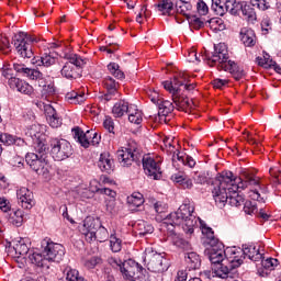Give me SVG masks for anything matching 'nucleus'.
Returning a JSON list of instances; mask_svg holds the SVG:
<instances>
[{"label":"nucleus","mask_w":281,"mask_h":281,"mask_svg":"<svg viewBox=\"0 0 281 281\" xmlns=\"http://www.w3.org/2000/svg\"><path fill=\"white\" fill-rule=\"evenodd\" d=\"M98 168H100L101 172H106L108 175H111L114 168L113 158H111V155L106 153L101 154L98 161Z\"/></svg>","instance_id":"b1692460"},{"label":"nucleus","mask_w":281,"mask_h":281,"mask_svg":"<svg viewBox=\"0 0 281 281\" xmlns=\"http://www.w3.org/2000/svg\"><path fill=\"white\" fill-rule=\"evenodd\" d=\"M12 210V205L10 204V200L7 198H0V212H3V214H8Z\"/></svg>","instance_id":"5fc2aeb1"},{"label":"nucleus","mask_w":281,"mask_h":281,"mask_svg":"<svg viewBox=\"0 0 281 281\" xmlns=\"http://www.w3.org/2000/svg\"><path fill=\"white\" fill-rule=\"evenodd\" d=\"M130 111L131 105H128V102H126L125 100L116 102L112 108V113L114 117H123V115H126V113L128 115Z\"/></svg>","instance_id":"cd10ccee"},{"label":"nucleus","mask_w":281,"mask_h":281,"mask_svg":"<svg viewBox=\"0 0 281 281\" xmlns=\"http://www.w3.org/2000/svg\"><path fill=\"white\" fill-rule=\"evenodd\" d=\"M117 159L124 168L133 166V161L142 159V147L137 142L131 140L127 147L117 151Z\"/></svg>","instance_id":"1a4fd4ad"},{"label":"nucleus","mask_w":281,"mask_h":281,"mask_svg":"<svg viewBox=\"0 0 281 281\" xmlns=\"http://www.w3.org/2000/svg\"><path fill=\"white\" fill-rule=\"evenodd\" d=\"M241 14L247 19V21H250L254 23L256 19H258V15H256V9H254V5L251 4H241L240 9Z\"/></svg>","instance_id":"58836bf2"},{"label":"nucleus","mask_w":281,"mask_h":281,"mask_svg":"<svg viewBox=\"0 0 281 281\" xmlns=\"http://www.w3.org/2000/svg\"><path fill=\"white\" fill-rule=\"evenodd\" d=\"M172 142L173 140L170 137L162 138V145L160 146V148H162V150L167 153V155L168 153H175V149L177 148L173 146Z\"/></svg>","instance_id":"8fccbe9b"},{"label":"nucleus","mask_w":281,"mask_h":281,"mask_svg":"<svg viewBox=\"0 0 281 281\" xmlns=\"http://www.w3.org/2000/svg\"><path fill=\"white\" fill-rule=\"evenodd\" d=\"M144 262L148 271L153 273H164L168 271L170 262L161 254L155 251L151 247L145 249Z\"/></svg>","instance_id":"0eeeda50"},{"label":"nucleus","mask_w":281,"mask_h":281,"mask_svg":"<svg viewBox=\"0 0 281 281\" xmlns=\"http://www.w3.org/2000/svg\"><path fill=\"white\" fill-rule=\"evenodd\" d=\"M244 212L245 214H258V204L252 201H246L244 203Z\"/></svg>","instance_id":"09e8293b"},{"label":"nucleus","mask_w":281,"mask_h":281,"mask_svg":"<svg viewBox=\"0 0 281 281\" xmlns=\"http://www.w3.org/2000/svg\"><path fill=\"white\" fill-rule=\"evenodd\" d=\"M134 229L138 236H148L149 234H153L155 232V228L153 225H150L148 222L144 220H139L134 224Z\"/></svg>","instance_id":"bb28decb"},{"label":"nucleus","mask_w":281,"mask_h":281,"mask_svg":"<svg viewBox=\"0 0 281 281\" xmlns=\"http://www.w3.org/2000/svg\"><path fill=\"white\" fill-rule=\"evenodd\" d=\"M127 203L131 210H137L144 205V195L142 193H133L131 196H127Z\"/></svg>","instance_id":"c9c22d12"},{"label":"nucleus","mask_w":281,"mask_h":281,"mask_svg":"<svg viewBox=\"0 0 281 281\" xmlns=\"http://www.w3.org/2000/svg\"><path fill=\"white\" fill-rule=\"evenodd\" d=\"M42 98L47 100V102H52V97L56 95V87L53 82H48L42 86Z\"/></svg>","instance_id":"e433bc0d"},{"label":"nucleus","mask_w":281,"mask_h":281,"mask_svg":"<svg viewBox=\"0 0 281 281\" xmlns=\"http://www.w3.org/2000/svg\"><path fill=\"white\" fill-rule=\"evenodd\" d=\"M25 261L31 262V265H35L36 267H47V259L45 256H43V252H32L31 250Z\"/></svg>","instance_id":"c85d7f7f"},{"label":"nucleus","mask_w":281,"mask_h":281,"mask_svg":"<svg viewBox=\"0 0 281 281\" xmlns=\"http://www.w3.org/2000/svg\"><path fill=\"white\" fill-rule=\"evenodd\" d=\"M104 88L106 89V93L101 95V100L105 102H111V100H117L120 98V83L113 79V77L108 76L103 80Z\"/></svg>","instance_id":"a211bd4d"},{"label":"nucleus","mask_w":281,"mask_h":281,"mask_svg":"<svg viewBox=\"0 0 281 281\" xmlns=\"http://www.w3.org/2000/svg\"><path fill=\"white\" fill-rule=\"evenodd\" d=\"M110 249L114 254L122 251V239H120L115 234L110 235Z\"/></svg>","instance_id":"a18cd8bd"},{"label":"nucleus","mask_w":281,"mask_h":281,"mask_svg":"<svg viewBox=\"0 0 281 281\" xmlns=\"http://www.w3.org/2000/svg\"><path fill=\"white\" fill-rule=\"evenodd\" d=\"M199 221H201V218L194 215V203L190 200H184L177 212L170 213L166 217L165 225L181 227L184 233L192 236L194 228L199 226Z\"/></svg>","instance_id":"20e7f679"},{"label":"nucleus","mask_w":281,"mask_h":281,"mask_svg":"<svg viewBox=\"0 0 281 281\" xmlns=\"http://www.w3.org/2000/svg\"><path fill=\"white\" fill-rule=\"evenodd\" d=\"M203 243L209 245V260L217 278H238V267L243 265V251L240 248H227L215 236L214 231L202 225Z\"/></svg>","instance_id":"f03ea898"},{"label":"nucleus","mask_w":281,"mask_h":281,"mask_svg":"<svg viewBox=\"0 0 281 281\" xmlns=\"http://www.w3.org/2000/svg\"><path fill=\"white\" fill-rule=\"evenodd\" d=\"M18 201L24 210L34 207V193L27 188L22 187L16 191Z\"/></svg>","instance_id":"6ab92c4d"},{"label":"nucleus","mask_w":281,"mask_h":281,"mask_svg":"<svg viewBox=\"0 0 281 281\" xmlns=\"http://www.w3.org/2000/svg\"><path fill=\"white\" fill-rule=\"evenodd\" d=\"M261 265L262 267H265V269H269L270 271H273V269L278 267L279 261L276 258H269V259L262 260Z\"/></svg>","instance_id":"864d4df0"},{"label":"nucleus","mask_w":281,"mask_h":281,"mask_svg":"<svg viewBox=\"0 0 281 281\" xmlns=\"http://www.w3.org/2000/svg\"><path fill=\"white\" fill-rule=\"evenodd\" d=\"M140 159L143 161L145 175L155 181H159V179H161V167H159V161H156L155 158L150 156H144Z\"/></svg>","instance_id":"f3484780"},{"label":"nucleus","mask_w":281,"mask_h":281,"mask_svg":"<svg viewBox=\"0 0 281 281\" xmlns=\"http://www.w3.org/2000/svg\"><path fill=\"white\" fill-rule=\"evenodd\" d=\"M50 155L55 161H65L74 155V148L71 144L64 138H52L49 140Z\"/></svg>","instance_id":"9d476101"},{"label":"nucleus","mask_w":281,"mask_h":281,"mask_svg":"<svg viewBox=\"0 0 281 281\" xmlns=\"http://www.w3.org/2000/svg\"><path fill=\"white\" fill-rule=\"evenodd\" d=\"M211 8L214 12H216L218 16H223V14H225L226 12L225 2L221 0H212Z\"/></svg>","instance_id":"49530a36"},{"label":"nucleus","mask_w":281,"mask_h":281,"mask_svg":"<svg viewBox=\"0 0 281 281\" xmlns=\"http://www.w3.org/2000/svg\"><path fill=\"white\" fill-rule=\"evenodd\" d=\"M157 8L159 10V12H161L162 14H168L170 15V13L172 12V10H175V3H172V0H161L158 4Z\"/></svg>","instance_id":"37998d69"},{"label":"nucleus","mask_w":281,"mask_h":281,"mask_svg":"<svg viewBox=\"0 0 281 281\" xmlns=\"http://www.w3.org/2000/svg\"><path fill=\"white\" fill-rule=\"evenodd\" d=\"M190 77L188 74L181 71L178 72L172 81H164V88L169 91L172 98V102L178 111H184L188 113L192 109V101L186 95V91H194L196 87L194 83H189Z\"/></svg>","instance_id":"7ed1b4c3"},{"label":"nucleus","mask_w":281,"mask_h":281,"mask_svg":"<svg viewBox=\"0 0 281 281\" xmlns=\"http://www.w3.org/2000/svg\"><path fill=\"white\" fill-rule=\"evenodd\" d=\"M147 95L150 102H153V104H156V106H158L159 116L166 117V115L175 111V104H172V102L168 100H164V98H161V94H159V92L155 90H148Z\"/></svg>","instance_id":"2eb2a0df"},{"label":"nucleus","mask_w":281,"mask_h":281,"mask_svg":"<svg viewBox=\"0 0 281 281\" xmlns=\"http://www.w3.org/2000/svg\"><path fill=\"white\" fill-rule=\"evenodd\" d=\"M241 251V262L245 260L244 256H247L252 262H260L263 256L260 252V247L256 245H244Z\"/></svg>","instance_id":"412c9836"},{"label":"nucleus","mask_w":281,"mask_h":281,"mask_svg":"<svg viewBox=\"0 0 281 281\" xmlns=\"http://www.w3.org/2000/svg\"><path fill=\"white\" fill-rule=\"evenodd\" d=\"M33 65L37 67H52V65H56V53L50 50L44 52L41 57L33 58Z\"/></svg>","instance_id":"4be33fe9"},{"label":"nucleus","mask_w":281,"mask_h":281,"mask_svg":"<svg viewBox=\"0 0 281 281\" xmlns=\"http://www.w3.org/2000/svg\"><path fill=\"white\" fill-rule=\"evenodd\" d=\"M18 91L20 93H24V95H31V93H32V91H34V89L32 88V86H30V83H27L23 80L22 83H20V88L18 89Z\"/></svg>","instance_id":"bf43d9fd"},{"label":"nucleus","mask_w":281,"mask_h":281,"mask_svg":"<svg viewBox=\"0 0 281 281\" xmlns=\"http://www.w3.org/2000/svg\"><path fill=\"white\" fill-rule=\"evenodd\" d=\"M103 126L109 133H113L115 128V123H113V119H111L110 116H106L103 122Z\"/></svg>","instance_id":"69168bd1"},{"label":"nucleus","mask_w":281,"mask_h":281,"mask_svg":"<svg viewBox=\"0 0 281 281\" xmlns=\"http://www.w3.org/2000/svg\"><path fill=\"white\" fill-rule=\"evenodd\" d=\"M74 137L83 148H89V146H98L100 144V136L98 132L93 130H88L86 133L80 130V127L72 128Z\"/></svg>","instance_id":"4468645a"},{"label":"nucleus","mask_w":281,"mask_h":281,"mask_svg":"<svg viewBox=\"0 0 281 281\" xmlns=\"http://www.w3.org/2000/svg\"><path fill=\"white\" fill-rule=\"evenodd\" d=\"M66 58L68 61L64 64L60 74L67 80H76V78L80 77V67L87 65V59L76 54L67 55Z\"/></svg>","instance_id":"6e6552de"},{"label":"nucleus","mask_w":281,"mask_h":281,"mask_svg":"<svg viewBox=\"0 0 281 281\" xmlns=\"http://www.w3.org/2000/svg\"><path fill=\"white\" fill-rule=\"evenodd\" d=\"M144 268L139 266L135 260L128 259L123 261L121 273L126 280L132 281H146V274H144Z\"/></svg>","instance_id":"f8f14e48"},{"label":"nucleus","mask_w":281,"mask_h":281,"mask_svg":"<svg viewBox=\"0 0 281 281\" xmlns=\"http://www.w3.org/2000/svg\"><path fill=\"white\" fill-rule=\"evenodd\" d=\"M43 256L47 262H60L65 258V246L44 239L42 241Z\"/></svg>","instance_id":"ddd939ff"},{"label":"nucleus","mask_w":281,"mask_h":281,"mask_svg":"<svg viewBox=\"0 0 281 281\" xmlns=\"http://www.w3.org/2000/svg\"><path fill=\"white\" fill-rule=\"evenodd\" d=\"M35 150L36 153H38V157H41V155L47 157V145H45V143H43L41 138L38 140H35Z\"/></svg>","instance_id":"603ef678"},{"label":"nucleus","mask_w":281,"mask_h":281,"mask_svg":"<svg viewBox=\"0 0 281 281\" xmlns=\"http://www.w3.org/2000/svg\"><path fill=\"white\" fill-rule=\"evenodd\" d=\"M105 210L110 214H116L117 213V206L115 204V198H111L110 200H105Z\"/></svg>","instance_id":"6e6d98bb"},{"label":"nucleus","mask_w":281,"mask_h":281,"mask_svg":"<svg viewBox=\"0 0 281 281\" xmlns=\"http://www.w3.org/2000/svg\"><path fill=\"white\" fill-rule=\"evenodd\" d=\"M241 43L246 47H254L256 45V33L251 29H243L240 32Z\"/></svg>","instance_id":"c756f323"},{"label":"nucleus","mask_w":281,"mask_h":281,"mask_svg":"<svg viewBox=\"0 0 281 281\" xmlns=\"http://www.w3.org/2000/svg\"><path fill=\"white\" fill-rule=\"evenodd\" d=\"M24 76L26 78H30V80H38V78H41L43 74H41V71L36 69L26 68V72H24Z\"/></svg>","instance_id":"4d7b16f0"},{"label":"nucleus","mask_w":281,"mask_h":281,"mask_svg":"<svg viewBox=\"0 0 281 281\" xmlns=\"http://www.w3.org/2000/svg\"><path fill=\"white\" fill-rule=\"evenodd\" d=\"M100 262H102V259H100V257H91L90 259L86 260L85 266L87 267V269H95V267H98Z\"/></svg>","instance_id":"680f3d73"},{"label":"nucleus","mask_w":281,"mask_h":281,"mask_svg":"<svg viewBox=\"0 0 281 281\" xmlns=\"http://www.w3.org/2000/svg\"><path fill=\"white\" fill-rule=\"evenodd\" d=\"M35 43H38V38L25 32H19L13 36V46L20 58H32Z\"/></svg>","instance_id":"423d86ee"},{"label":"nucleus","mask_w":281,"mask_h":281,"mask_svg":"<svg viewBox=\"0 0 281 281\" xmlns=\"http://www.w3.org/2000/svg\"><path fill=\"white\" fill-rule=\"evenodd\" d=\"M111 236H109V231L100 224L99 228H97V232H94L93 240H98L99 243H106Z\"/></svg>","instance_id":"79ce46f5"},{"label":"nucleus","mask_w":281,"mask_h":281,"mask_svg":"<svg viewBox=\"0 0 281 281\" xmlns=\"http://www.w3.org/2000/svg\"><path fill=\"white\" fill-rule=\"evenodd\" d=\"M13 251L15 254L13 256L15 260H27L32 250H30V247L25 244V239H20L13 245Z\"/></svg>","instance_id":"5701e85b"},{"label":"nucleus","mask_w":281,"mask_h":281,"mask_svg":"<svg viewBox=\"0 0 281 281\" xmlns=\"http://www.w3.org/2000/svg\"><path fill=\"white\" fill-rule=\"evenodd\" d=\"M249 198L252 201H258V203H265V196L260 194V191H258V189L250 190Z\"/></svg>","instance_id":"052dcab7"},{"label":"nucleus","mask_w":281,"mask_h":281,"mask_svg":"<svg viewBox=\"0 0 281 281\" xmlns=\"http://www.w3.org/2000/svg\"><path fill=\"white\" fill-rule=\"evenodd\" d=\"M63 273L66 278V281H85V279L80 277V273L78 272V270L69 266L64 267Z\"/></svg>","instance_id":"f704fd0d"},{"label":"nucleus","mask_w":281,"mask_h":281,"mask_svg":"<svg viewBox=\"0 0 281 281\" xmlns=\"http://www.w3.org/2000/svg\"><path fill=\"white\" fill-rule=\"evenodd\" d=\"M189 24L193 30H201L205 23L200 19L196 18L195 15H191L188 18Z\"/></svg>","instance_id":"3c124183"},{"label":"nucleus","mask_w":281,"mask_h":281,"mask_svg":"<svg viewBox=\"0 0 281 281\" xmlns=\"http://www.w3.org/2000/svg\"><path fill=\"white\" fill-rule=\"evenodd\" d=\"M100 220H95L91 216L86 217L82 225L79 226V232L86 237L88 243H93V238H95V232L100 227Z\"/></svg>","instance_id":"dca6fc26"},{"label":"nucleus","mask_w":281,"mask_h":281,"mask_svg":"<svg viewBox=\"0 0 281 281\" xmlns=\"http://www.w3.org/2000/svg\"><path fill=\"white\" fill-rule=\"evenodd\" d=\"M108 262L110 266L113 267V269H119L120 271H122V265H124V262H122L119 258L111 257L108 259Z\"/></svg>","instance_id":"0e129e2a"},{"label":"nucleus","mask_w":281,"mask_h":281,"mask_svg":"<svg viewBox=\"0 0 281 281\" xmlns=\"http://www.w3.org/2000/svg\"><path fill=\"white\" fill-rule=\"evenodd\" d=\"M271 177H273L276 183L281 182V171L278 170L277 168H270L269 170Z\"/></svg>","instance_id":"774afa93"},{"label":"nucleus","mask_w":281,"mask_h":281,"mask_svg":"<svg viewBox=\"0 0 281 281\" xmlns=\"http://www.w3.org/2000/svg\"><path fill=\"white\" fill-rule=\"evenodd\" d=\"M66 100L69 101L70 104H82V102L87 100V95L85 93L71 91L66 93Z\"/></svg>","instance_id":"a19ab883"},{"label":"nucleus","mask_w":281,"mask_h":281,"mask_svg":"<svg viewBox=\"0 0 281 281\" xmlns=\"http://www.w3.org/2000/svg\"><path fill=\"white\" fill-rule=\"evenodd\" d=\"M184 260L189 271L201 269V257L196 252H186Z\"/></svg>","instance_id":"393cba45"},{"label":"nucleus","mask_w":281,"mask_h":281,"mask_svg":"<svg viewBox=\"0 0 281 281\" xmlns=\"http://www.w3.org/2000/svg\"><path fill=\"white\" fill-rule=\"evenodd\" d=\"M22 82H23L22 79H19L16 77H11L8 80V86L10 87V89L19 91V88L21 87Z\"/></svg>","instance_id":"13d9d810"},{"label":"nucleus","mask_w":281,"mask_h":281,"mask_svg":"<svg viewBox=\"0 0 281 281\" xmlns=\"http://www.w3.org/2000/svg\"><path fill=\"white\" fill-rule=\"evenodd\" d=\"M108 70L110 71L111 76H114L116 80H124V71L120 70V65L115 63H110L108 65Z\"/></svg>","instance_id":"c03bdc74"},{"label":"nucleus","mask_w":281,"mask_h":281,"mask_svg":"<svg viewBox=\"0 0 281 281\" xmlns=\"http://www.w3.org/2000/svg\"><path fill=\"white\" fill-rule=\"evenodd\" d=\"M260 186V180L251 169H241L239 177H234L232 171H226L213 182L212 194L215 204L222 210L224 205L240 207L245 198L238 193L239 190Z\"/></svg>","instance_id":"f257e3e1"},{"label":"nucleus","mask_w":281,"mask_h":281,"mask_svg":"<svg viewBox=\"0 0 281 281\" xmlns=\"http://www.w3.org/2000/svg\"><path fill=\"white\" fill-rule=\"evenodd\" d=\"M44 113L46 121L48 122L49 126H52V128H59V126H63V119H60L54 105L44 104Z\"/></svg>","instance_id":"aec40b11"},{"label":"nucleus","mask_w":281,"mask_h":281,"mask_svg":"<svg viewBox=\"0 0 281 281\" xmlns=\"http://www.w3.org/2000/svg\"><path fill=\"white\" fill-rule=\"evenodd\" d=\"M196 8H198L199 14H201L202 16H205V14H207V12H209L207 4L205 2H203V0H200L198 2Z\"/></svg>","instance_id":"338daca9"},{"label":"nucleus","mask_w":281,"mask_h":281,"mask_svg":"<svg viewBox=\"0 0 281 281\" xmlns=\"http://www.w3.org/2000/svg\"><path fill=\"white\" fill-rule=\"evenodd\" d=\"M243 8V3L236 0H226L225 1V10L229 12V14L236 15L240 12Z\"/></svg>","instance_id":"ea45409f"},{"label":"nucleus","mask_w":281,"mask_h":281,"mask_svg":"<svg viewBox=\"0 0 281 281\" xmlns=\"http://www.w3.org/2000/svg\"><path fill=\"white\" fill-rule=\"evenodd\" d=\"M193 180L200 186L207 183V177H205V173L203 172H195V175L193 176Z\"/></svg>","instance_id":"e2e57ef3"},{"label":"nucleus","mask_w":281,"mask_h":281,"mask_svg":"<svg viewBox=\"0 0 281 281\" xmlns=\"http://www.w3.org/2000/svg\"><path fill=\"white\" fill-rule=\"evenodd\" d=\"M127 115L128 122H131L132 124H140L142 122H144L142 111H139L136 105H130V112Z\"/></svg>","instance_id":"473e14b6"},{"label":"nucleus","mask_w":281,"mask_h":281,"mask_svg":"<svg viewBox=\"0 0 281 281\" xmlns=\"http://www.w3.org/2000/svg\"><path fill=\"white\" fill-rule=\"evenodd\" d=\"M203 60H206L210 67H216V69L229 71L235 80H241L245 78V70L237 66L234 61L229 60V52L227 45L220 43L214 46V53L212 56L203 55Z\"/></svg>","instance_id":"39448f33"},{"label":"nucleus","mask_w":281,"mask_h":281,"mask_svg":"<svg viewBox=\"0 0 281 281\" xmlns=\"http://www.w3.org/2000/svg\"><path fill=\"white\" fill-rule=\"evenodd\" d=\"M176 12L189 19L192 16V4L188 1L179 0L176 2Z\"/></svg>","instance_id":"7c9ffc66"},{"label":"nucleus","mask_w":281,"mask_h":281,"mask_svg":"<svg viewBox=\"0 0 281 281\" xmlns=\"http://www.w3.org/2000/svg\"><path fill=\"white\" fill-rule=\"evenodd\" d=\"M7 221L14 225V227H21L23 225V211L11 209L8 214L4 215Z\"/></svg>","instance_id":"a878e982"},{"label":"nucleus","mask_w":281,"mask_h":281,"mask_svg":"<svg viewBox=\"0 0 281 281\" xmlns=\"http://www.w3.org/2000/svg\"><path fill=\"white\" fill-rule=\"evenodd\" d=\"M0 142L1 144H4V146H12V144L15 146H23V144H25L23 138L15 137L8 133H0Z\"/></svg>","instance_id":"2f4dec72"},{"label":"nucleus","mask_w":281,"mask_h":281,"mask_svg":"<svg viewBox=\"0 0 281 281\" xmlns=\"http://www.w3.org/2000/svg\"><path fill=\"white\" fill-rule=\"evenodd\" d=\"M25 161L36 175L45 178L49 177V161L47 160V156L29 153L25 156Z\"/></svg>","instance_id":"9b49d317"},{"label":"nucleus","mask_w":281,"mask_h":281,"mask_svg":"<svg viewBox=\"0 0 281 281\" xmlns=\"http://www.w3.org/2000/svg\"><path fill=\"white\" fill-rule=\"evenodd\" d=\"M250 3L252 8H258V10H261L262 12L271 8V3L267 0H250Z\"/></svg>","instance_id":"de8ad7c7"},{"label":"nucleus","mask_w":281,"mask_h":281,"mask_svg":"<svg viewBox=\"0 0 281 281\" xmlns=\"http://www.w3.org/2000/svg\"><path fill=\"white\" fill-rule=\"evenodd\" d=\"M25 135L32 137L33 142H38L43 135V126L33 124L26 130Z\"/></svg>","instance_id":"4c0bfd02"},{"label":"nucleus","mask_w":281,"mask_h":281,"mask_svg":"<svg viewBox=\"0 0 281 281\" xmlns=\"http://www.w3.org/2000/svg\"><path fill=\"white\" fill-rule=\"evenodd\" d=\"M167 238L170 240V243H172V245L179 247L180 249H190V243L186 241V239L177 235V233H170Z\"/></svg>","instance_id":"72a5a7b5"}]
</instances>
